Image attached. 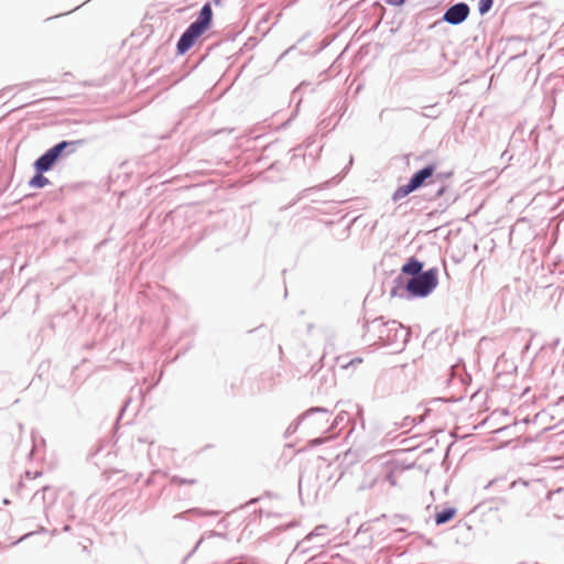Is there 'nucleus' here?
<instances>
[{
  "mask_svg": "<svg viewBox=\"0 0 564 564\" xmlns=\"http://www.w3.org/2000/svg\"><path fill=\"white\" fill-rule=\"evenodd\" d=\"M437 269L433 268L413 276L406 284V291L413 296L424 297L437 286Z\"/></svg>",
  "mask_w": 564,
  "mask_h": 564,
  "instance_id": "f257e3e1",
  "label": "nucleus"
},
{
  "mask_svg": "<svg viewBox=\"0 0 564 564\" xmlns=\"http://www.w3.org/2000/svg\"><path fill=\"white\" fill-rule=\"evenodd\" d=\"M434 172V165H427L424 169L420 170L411 177L408 184L397 188V191L392 195V199L397 202L404 198L410 193L424 185L426 181L433 176Z\"/></svg>",
  "mask_w": 564,
  "mask_h": 564,
  "instance_id": "f03ea898",
  "label": "nucleus"
},
{
  "mask_svg": "<svg viewBox=\"0 0 564 564\" xmlns=\"http://www.w3.org/2000/svg\"><path fill=\"white\" fill-rule=\"evenodd\" d=\"M77 144H83V140L72 142L62 141L35 161V169L39 172L48 171L65 149H69V153H72L75 151L74 147Z\"/></svg>",
  "mask_w": 564,
  "mask_h": 564,
  "instance_id": "7ed1b4c3",
  "label": "nucleus"
},
{
  "mask_svg": "<svg viewBox=\"0 0 564 564\" xmlns=\"http://www.w3.org/2000/svg\"><path fill=\"white\" fill-rule=\"evenodd\" d=\"M204 33L198 26L191 24L177 42L178 54H185Z\"/></svg>",
  "mask_w": 564,
  "mask_h": 564,
  "instance_id": "20e7f679",
  "label": "nucleus"
},
{
  "mask_svg": "<svg viewBox=\"0 0 564 564\" xmlns=\"http://www.w3.org/2000/svg\"><path fill=\"white\" fill-rule=\"evenodd\" d=\"M469 7L466 3H457L451 7L444 14L443 19L449 24H459L467 19Z\"/></svg>",
  "mask_w": 564,
  "mask_h": 564,
  "instance_id": "39448f33",
  "label": "nucleus"
},
{
  "mask_svg": "<svg viewBox=\"0 0 564 564\" xmlns=\"http://www.w3.org/2000/svg\"><path fill=\"white\" fill-rule=\"evenodd\" d=\"M212 19H213L212 7L209 3H206L202 8L197 20L195 22H193L192 24L195 26H198L199 30L206 32L210 26Z\"/></svg>",
  "mask_w": 564,
  "mask_h": 564,
  "instance_id": "423d86ee",
  "label": "nucleus"
},
{
  "mask_svg": "<svg viewBox=\"0 0 564 564\" xmlns=\"http://www.w3.org/2000/svg\"><path fill=\"white\" fill-rule=\"evenodd\" d=\"M422 268V262H420L415 258H410L409 261L402 267L401 271L404 274L416 276L421 274Z\"/></svg>",
  "mask_w": 564,
  "mask_h": 564,
  "instance_id": "0eeeda50",
  "label": "nucleus"
},
{
  "mask_svg": "<svg viewBox=\"0 0 564 564\" xmlns=\"http://www.w3.org/2000/svg\"><path fill=\"white\" fill-rule=\"evenodd\" d=\"M456 514V510L453 508L445 509L435 516L436 524H443L451 521Z\"/></svg>",
  "mask_w": 564,
  "mask_h": 564,
  "instance_id": "6e6552de",
  "label": "nucleus"
},
{
  "mask_svg": "<svg viewBox=\"0 0 564 564\" xmlns=\"http://www.w3.org/2000/svg\"><path fill=\"white\" fill-rule=\"evenodd\" d=\"M47 184H48V180L42 175V172H39L30 181V185L33 187H44Z\"/></svg>",
  "mask_w": 564,
  "mask_h": 564,
  "instance_id": "1a4fd4ad",
  "label": "nucleus"
},
{
  "mask_svg": "<svg viewBox=\"0 0 564 564\" xmlns=\"http://www.w3.org/2000/svg\"><path fill=\"white\" fill-rule=\"evenodd\" d=\"M492 2L494 0H480L478 6L480 14L487 13L492 7Z\"/></svg>",
  "mask_w": 564,
  "mask_h": 564,
  "instance_id": "9d476101",
  "label": "nucleus"
},
{
  "mask_svg": "<svg viewBox=\"0 0 564 564\" xmlns=\"http://www.w3.org/2000/svg\"><path fill=\"white\" fill-rule=\"evenodd\" d=\"M172 482L175 484V485H185V484H194L195 480H185V479H181L178 477H173L172 478Z\"/></svg>",
  "mask_w": 564,
  "mask_h": 564,
  "instance_id": "9b49d317",
  "label": "nucleus"
},
{
  "mask_svg": "<svg viewBox=\"0 0 564 564\" xmlns=\"http://www.w3.org/2000/svg\"><path fill=\"white\" fill-rule=\"evenodd\" d=\"M386 3L391 6H402L405 0H383Z\"/></svg>",
  "mask_w": 564,
  "mask_h": 564,
  "instance_id": "f8f14e48",
  "label": "nucleus"
},
{
  "mask_svg": "<svg viewBox=\"0 0 564 564\" xmlns=\"http://www.w3.org/2000/svg\"><path fill=\"white\" fill-rule=\"evenodd\" d=\"M305 420H307L310 423L314 421V414H308Z\"/></svg>",
  "mask_w": 564,
  "mask_h": 564,
  "instance_id": "ddd939ff",
  "label": "nucleus"
},
{
  "mask_svg": "<svg viewBox=\"0 0 564 564\" xmlns=\"http://www.w3.org/2000/svg\"><path fill=\"white\" fill-rule=\"evenodd\" d=\"M443 194H444V188H441V189L436 193V196H437V197H441Z\"/></svg>",
  "mask_w": 564,
  "mask_h": 564,
  "instance_id": "4468645a",
  "label": "nucleus"
},
{
  "mask_svg": "<svg viewBox=\"0 0 564 564\" xmlns=\"http://www.w3.org/2000/svg\"><path fill=\"white\" fill-rule=\"evenodd\" d=\"M321 415H322L323 417H326V423H327V422H328V417H327L326 412H321Z\"/></svg>",
  "mask_w": 564,
  "mask_h": 564,
  "instance_id": "2eb2a0df",
  "label": "nucleus"
},
{
  "mask_svg": "<svg viewBox=\"0 0 564 564\" xmlns=\"http://www.w3.org/2000/svg\"><path fill=\"white\" fill-rule=\"evenodd\" d=\"M215 4H220L221 0H214Z\"/></svg>",
  "mask_w": 564,
  "mask_h": 564,
  "instance_id": "dca6fc26",
  "label": "nucleus"
},
{
  "mask_svg": "<svg viewBox=\"0 0 564 564\" xmlns=\"http://www.w3.org/2000/svg\"><path fill=\"white\" fill-rule=\"evenodd\" d=\"M356 361L360 364V362H362V359L361 358H357Z\"/></svg>",
  "mask_w": 564,
  "mask_h": 564,
  "instance_id": "f3484780",
  "label": "nucleus"
}]
</instances>
